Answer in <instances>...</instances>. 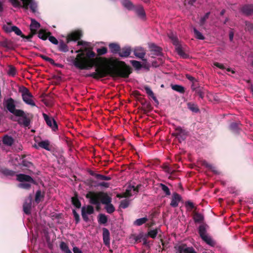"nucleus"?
Segmentation results:
<instances>
[{"label": "nucleus", "instance_id": "63", "mask_svg": "<svg viewBox=\"0 0 253 253\" xmlns=\"http://www.w3.org/2000/svg\"><path fill=\"white\" fill-rule=\"evenodd\" d=\"M30 8L31 9V10L33 12H36V8H37V4H36V3L34 1V0L33 1V2L30 4V5L29 6Z\"/></svg>", "mask_w": 253, "mask_h": 253}, {"label": "nucleus", "instance_id": "37", "mask_svg": "<svg viewBox=\"0 0 253 253\" xmlns=\"http://www.w3.org/2000/svg\"><path fill=\"white\" fill-rule=\"evenodd\" d=\"M137 15L141 18H145L146 17L145 12L143 7L140 6L136 9Z\"/></svg>", "mask_w": 253, "mask_h": 253}, {"label": "nucleus", "instance_id": "60", "mask_svg": "<svg viewBox=\"0 0 253 253\" xmlns=\"http://www.w3.org/2000/svg\"><path fill=\"white\" fill-rule=\"evenodd\" d=\"M73 213L75 219L76 224H78L80 221V215L75 210H73Z\"/></svg>", "mask_w": 253, "mask_h": 253}, {"label": "nucleus", "instance_id": "1", "mask_svg": "<svg viewBox=\"0 0 253 253\" xmlns=\"http://www.w3.org/2000/svg\"><path fill=\"white\" fill-rule=\"evenodd\" d=\"M86 53H79L73 57L74 65L80 70H88L95 67V72L86 75L98 80L109 75L112 77L127 78L132 73L131 68L123 61L112 57H101L106 54L108 49L102 46L96 49V54L92 50L85 49Z\"/></svg>", "mask_w": 253, "mask_h": 253}, {"label": "nucleus", "instance_id": "33", "mask_svg": "<svg viewBox=\"0 0 253 253\" xmlns=\"http://www.w3.org/2000/svg\"><path fill=\"white\" fill-rule=\"evenodd\" d=\"M122 5L129 10L133 9L134 5L129 0H122L121 1Z\"/></svg>", "mask_w": 253, "mask_h": 253}, {"label": "nucleus", "instance_id": "23", "mask_svg": "<svg viewBox=\"0 0 253 253\" xmlns=\"http://www.w3.org/2000/svg\"><path fill=\"white\" fill-rule=\"evenodd\" d=\"M144 88L146 91V93L153 99L155 102H156L157 104H159V101L158 99L155 96L154 93L151 89V88L147 85L144 86Z\"/></svg>", "mask_w": 253, "mask_h": 253}, {"label": "nucleus", "instance_id": "30", "mask_svg": "<svg viewBox=\"0 0 253 253\" xmlns=\"http://www.w3.org/2000/svg\"><path fill=\"white\" fill-rule=\"evenodd\" d=\"M58 50L63 52H67L69 51V48L67 43H65L63 41H60L58 43Z\"/></svg>", "mask_w": 253, "mask_h": 253}, {"label": "nucleus", "instance_id": "46", "mask_svg": "<svg viewBox=\"0 0 253 253\" xmlns=\"http://www.w3.org/2000/svg\"><path fill=\"white\" fill-rule=\"evenodd\" d=\"M130 63L136 70H139L142 67V65L139 61L136 60H131Z\"/></svg>", "mask_w": 253, "mask_h": 253}, {"label": "nucleus", "instance_id": "27", "mask_svg": "<svg viewBox=\"0 0 253 253\" xmlns=\"http://www.w3.org/2000/svg\"><path fill=\"white\" fill-rule=\"evenodd\" d=\"M193 219L195 222H201L204 220V217L202 214L194 211Z\"/></svg>", "mask_w": 253, "mask_h": 253}, {"label": "nucleus", "instance_id": "8", "mask_svg": "<svg viewBox=\"0 0 253 253\" xmlns=\"http://www.w3.org/2000/svg\"><path fill=\"white\" fill-rule=\"evenodd\" d=\"M34 0H9L15 7H23L25 9L29 8V6Z\"/></svg>", "mask_w": 253, "mask_h": 253}, {"label": "nucleus", "instance_id": "48", "mask_svg": "<svg viewBox=\"0 0 253 253\" xmlns=\"http://www.w3.org/2000/svg\"><path fill=\"white\" fill-rule=\"evenodd\" d=\"M160 187L161 188L162 190L165 192L166 196H169L170 195V192L169 188V187L166 185L161 183L160 184Z\"/></svg>", "mask_w": 253, "mask_h": 253}, {"label": "nucleus", "instance_id": "24", "mask_svg": "<svg viewBox=\"0 0 253 253\" xmlns=\"http://www.w3.org/2000/svg\"><path fill=\"white\" fill-rule=\"evenodd\" d=\"M51 34L50 32L46 33L44 30L41 29L38 32V37L40 39L45 41L47 40V38H48V36Z\"/></svg>", "mask_w": 253, "mask_h": 253}, {"label": "nucleus", "instance_id": "51", "mask_svg": "<svg viewBox=\"0 0 253 253\" xmlns=\"http://www.w3.org/2000/svg\"><path fill=\"white\" fill-rule=\"evenodd\" d=\"M11 30L12 32H14L17 35L20 36L21 37L23 35L22 32L20 30V29L15 26H13L11 27Z\"/></svg>", "mask_w": 253, "mask_h": 253}, {"label": "nucleus", "instance_id": "13", "mask_svg": "<svg viewBox=\"0 0 253 253\" xmlns=\"http://www.w3.org/2000/svg\"><path fill=\"white\" fill-rule=\"evenodd\" d=\"M182 200L181 196L176 192H174L172 194L171 197V202L170 205L173 208H176L178 206V203Z\"/></svg>", "mask_w": 253, "mask_h": 253}, {"label": "nucleus", "instance_id": "17", "mask_svg": "<svg viewBox=\"0 0 253 253\" xmlns=\"http://www.w3.org/2000/svg\"><path fill=\"white\" fill-rule=\"evenodd\" d=\"M133 52L134 54L136 57L142 59L143 61H146V59H144L145 52L143 48L141 47L135 48L134 49Z\"/></svg>", "mask_w": 253, "mask_h": 253}, {"label": "nucleus", "instance_id": "57", "mask_svg": "<svg viewBox=\"0 0 253 253\" xmlns=\"http://www.w3.org/2000/svg\"><path fill=\"white\" fill-rule=\"evenodd\" d=\"M85 212L88 214H91L94 213V210L93 207L91 205H88L85 207Z\"/></svg>", "mask_w": 253, "mask_h": 253}, {"label": "nucleus", "instance_id": "47", "mask_svg": "<svg viewBox=\"0 0 253 253\" xmlns=\"http://www.w3.org/2000/svg\"><path fill=\"white\" fill-rule=\"evenodd\" d=\"M41 26L40 24L34 19H31V23L30 24V28L38 29Z\"/></svg>", "mask_w": 253, "mask_h": 253}, {"label": "nucleus", "instance_id": "6", "mask_svg": "<svg viewBox=\"0 0 253 253\" xmlns=\"http://www.w3.org/2000/svg\"><path fill=\"white\" fill-rule=\"evenodd\" d=\"M175 131L176 132L173 133L172 135L177 138L180 142L186 139L188 134V131L183 129L181 126H178L174 127Z\"/></svg>", "mask_w": 253, "mask_h": 253}, {"label": "nucleus", "instance_id": "40", "mask_svg": "<svg viewBox=\"0 0 253 253\" xmlns=\"http://www.w3.org/2000/svg\"><path fill=\"white\" fill-rule=\"evenodd\" d=\"M148 221V218L146 217L137 219L133 222V224L136 226H141L145 223Z\"/></svg>", "mask_w": 253, "mask_h": 253}, {"label": "nucleus", "instance_id": "26", "mask_svg": "<svg viewBox=\"0 0 253 253\" xmlns=\"http://www.w3.org/2000/svg\"><path fill=\"white\" fill-rule=\"evenodd\" d=\"M187 105L188 108L192 112L195 113H197L200 112V109L196 104L190 102H188Z\"/></svg>", "mask_w": 253, "mask_h": 253}, {"label": "nucleus", "instance_id": "42", "mask_svg": "<svg viewBox=\"0 0 253 253\" xmlns=\"http://www.w3.org/2000/svg\"><path fill=\"white\" fill-rule=\"evenodd\" d=\"M229 128L234 133L239 132V124L235 122L232 123L229 126Z\"/></svg>", "mask_w": 253, "mask_h": 253}, {"label": "nucleus", "instance_id": "7", "mask_svg": "<svg viewBox=\"0 0 253 253\" xmlns=\"http://www.w3.org/2000/svg\"><path fill=\"white\" fill-rule=\"evenodd\" d=\"M22 96L23 100L27 104L30 105L32 106H35L36 104L31 99L33 97L31 93L30 92L29 89L26 87H23L22 90Z\"/></svg>", "mask_w": 253, "mask_h": 253}, {"label": "nucleus", "instance_id": "39", "mask_svg": "<svg viewBox=\"0 0 253 253\" xmlns=\"http://www.w3.org/2000/svg\"><path fill=\"white\" fill-rule=\"evenodd\" d=\"M44 194H42L40 190H38L35 195V202L37 204L39 203L44 198Z\"/></svg>", "mask_w": 253, "mask_h": 253}, {"label": "nucleus", "instance_id": "19", "mask_svg": "<svg viewBox=\"0 0 253 253\" xmlns=\"http://www.w3.org/2000/svg\"><path fill=\"white\" fill-rule=\"evenodd\" d=\"M242 12L246 15L249 16L253 14V5L252 4H246L241 8Z\"/></svg>", "mask_w": 253, "mask_h": 253}, {"label": "nucleus", "instance_id": "38", "mask_svg": "<svg viewBox=\"0 0 253 253\" xmlns=\"http://www.w3.org/2000/svg\"><path fill=\"white\" fill-rule=\"evenodd\" d=\"M108 221V218L107 216L103 213H100L98 215V222L100 224H105Z\"/></svg>", "mask_w": 253, "mask_h": 253}, {"label": "nucleus", "instance_id": "28", "mask_svg": "<svg viewBox=\"0 0 253 253\" xmlns=\"http://www.w3.org/2000/svg\"><path fill=\"white\" fill-rule=\"evenodd\" d=\"M38 146L47 151L50 150V142L47 140L39 142L38 143Z\"/></svg>", "mask_w": 253, "mask_h": 253}, {"label": "nucleus", "instance_id": "59", "mask_svg": "<svg viewBox=\"0 0 253 253\" xmlns=\"http://www.w3.org/2000/svg\"><path fill=\"white\" fill-rule=\"evenodd\" d=\"M245 30L249 32L253 31V24L246 21L245 22Z\"/></svg>", "mask_w": 253, "mask_h": 253}, {"label": "nucleus", "instance_id": "58", "mask_svg": "<svg viewBox=\"0 0 253 253\" xmlns=\"http://www.w3.org/2000/svg\"><path fill=\"white\" fill-rule=\"evenodd\" d=\"M85 207H83L82 208V216L83 217V220L87 222L89 220V218L87 216V214L85 212Z\"/></svg>", "mask_w": 253, "mask_h": 253}, {"label": "nucleus", "instance_id": "25", "mask_svg": "<svg viewBox=\"0 0 253 253\" xmlns=\"http://www.w3.org/2000/svg\"><path fill=\"white\" fill-rule=\"evenodd\" d=\"M194 95H198L200 98L203 99L205 97V95L207 92V90L204 87H201L200 88L194 91Z\"/></svg>", "mask_w": 253, "mask_h": 253}, {"label": "nucleus", "instance_id": "55", "mask_svg": "<svg viewBox=\"0 0 253 253\" xmlns=\"http://www.w3.org/2000/svg\"><path fill=\"white\" fill-rule=\"evenodd\" d=\"M21 165L23 167H26L28 168H30L33 166V164L32 162H29L25 159H24L22 160V161L21 162Z\"/></svg>", "mask_w": 253, "mask_h": 253}, {"label": "nucleus", "instance_id": "21", "mask_svg": "<svg viewBox=\"0 0 253 253\" xmlns=\"http://www.w3.org/2000/svg\"><path fill=\"white\" fill-rule=\"evenodd\" d=\"M175 50L177 53L182 58L187 59L189 58V55L184 52L181 45H177L176 46Z\"/></svg>", "mask_w": 253, "mask_h": 253}, {"label": "nucleus", "instance_id": "44", "mask_svg": "<svg viewBox=\"0 0 253 253\" xmlns=\"http://www.w3.org/2000/svg\"><path fill=\"white\" fill-rule=\"evenodd\" d=\"M19 188L26 189V190H30L31 188V183L30 182H23L20 183L18 185Z\"/></svg>", "mask_w": 253, "mask_h": 253}, {"label": "nucleus", "instance_id": "18", "mask_svg": "<svg viewBox=\"0 0 253 253\" xmlns=\"http://www.w3.org/2000/svg\"><path fill=\"white\" fill-rule=\"evenodd\" d=\"M31 199L25 200L23 205V211L25 214L29 215L31 213Z\"/></svg>", "mask_w": 253, "mask_h": 253}, {"label": "nucleus", "instance_id": "34", "mask_svg": "<svg viewBox=\"0 0 253 253\" xmlns=\"http://www.w3.org/2000/svg\"><path fill=\"white\" fill-rule=\"evenodd\" d=\"M150 48L151 49V51L154 52L155 55L157 56L161 55L162 49L160 47H159L153 43L151 45Z\"/></svg>", "mask_w": 253, "mask_h": 253}, {"label": "nucleus", "instance_id": "14", "mask_svg": "<svg viewBox=\"0 0 253 253\" xmlns=\"http://www.w3.org/2000/svg\"><path fill=\"white\" fill-rule=\"evenodd\" d=\"M131 52V48L130 46H125L123 48L121 47V50L119 51L118 55L121 57L126 58L128 57Z\"/></svg>", "mask_w": 253, "mask_h": 253}, {"label": "nucleus", "instance_id": "43", "mask_svg": "<svg viewBox=\"0 0 253 253\" xmlns=\"http://www.w3.org/2000/svg\"><path fill=\"white\" fill-rule=\"evenodd\" d=\"M159 230H160L159 228L149 230L147 233V236L155 239L158 234Z\"/></svg>", "mask_w": 253, "mask_h": 253}, {"label": "nucleus", "instance_id": "62", "mask_svg": "<svg viewBox=\"0 0 253 253\" xmlns=\"http://www.w3.org/2000/svg\"><path fill=\"white\" fill-rule=\"evenodd\" d=\"M146 105L143 107L144 108V111L145 113H146L147 111H149L152 109L151 105L150 103L147 102L145 101Z\"/></svg>", "mask_w": 253, "mask_h": 253}, {"label": "nucleus", "instance_id": "41", "mask_svg": "<svg viewBox=\"0 0 253 253\" xmlns=\"http://www.w3.org/2000/svg\"><path fill=\"white\" fill-rule=\"evenodd\" d=\"M60 248L65 253H72V252L70 250L67 244L64 242H61L60 244Z\"/></svg>", "mask_w": 253, "mask_h": 253}, {"label": "nucleus", "instance_id": "36", "mask_svg": "<svg viewBox=\"0 0 253 253\" xmlns=\"http://www.w3.org/2000/svg\"><path fill=\"white\" fill-rule=\"evenodd\" d=\"M171 88L180 93H184L185 91V88L180 85L178 84H171Z\"/></svg>", "mask_w": 253, "mask_h": 253}, {"label": "nucleus", "instance_id": "16", "mask_svg": "<svg viewBox=\"0 0 253 253\" xmlns=\"http://www.w3.org/2000/svg\"><path fill=\"white\" fill-rule=\"evenodd\" d=\"M0 45L5 48L8 49H14L15 47L14 42L10 40L5 39L0 42Z\"/></svg>", "mask_w": 253, "mask_h": 253}, {"label": "nucleus", "instance_id": "22", "mask_svg": "<svg viewBox=\"0 0 253 253\" xmlns=\"http://www.w3.org/2000/svg\"><path fill=\"white\" fill-rule=\"evenodd\" d=\"M3 143L8 146H11L14 143V139L10 136L5 135L2 139Z\"/></svg>", "mask_w": 253, "mask_h": 253}, {"label": "nucleus", "instance_id": "35", "mask_svg": "<svg viewBox=\"0 0 253 253\" xmlns=\"http://www.w3.org/2000/svg\"><path fill=\"white\" fill-rule=\"evenodd\" d=\"M71 202L73 205L76 208L80 209L81 207V203L79 200L77 195H76L75 196L72 198Z\"/></svg>", "mask_w": 253, "mask_h": 253}, {"label": "nucleus", "instance_id": "45", "mask_svg": "<svg viewBox=\"0 0 253 253\" xmlns=\"http://www.w3.org/2000/svg\"><path fill=\"white\" fill-rule=\"evenodd\" d=\"M185 205L188 211H191L194 209L196 211L197 210V208L194 206V204L190 201L186 202Z\"/></svg>", "mask_w": 253, "mask_h": 253}, {"label": "nucleus", "instance_id": "61", "mask_svg": "<svg viewBox=\"0 0 253 253\" xmlns=\"http://www.w3.org/2000/svg\"><path fill=\"white\" fill-rule=\"evenodd\" d=\"M49 41L54 44H58L59 42L58 40L53 36L49 35L48 36Z\"/></svg>", "mask_w": 253, "mask_h": 253}, {"label": "nucleus", "instance_id": "15", "mask_svg": "<svg viewBox=\"0 0 253 253\" xmlns=\"http://www.w3.org/2000/svg\"><path fill=\"white\" fill-rule=\"evenodd\" d=\"M108 47L110 51L113 54H118L121 50L120 45L117 42H111L109 43Z\"/></svg>", "mask_w": 253, "mask_h": 253}, {"label": "nucleus", "instance_id": "2", "mask_svg": "<svg viewBox=\"0 0 253 253\" xmlns=\"http://www.w3.org/2000/svg\"><path fill=\"white\" fill-rule=\"evenodd\" d=\"M85 197L89 200L91 204L99 206L101 203L105 205V209L108 213H112L115 211L114 206L111 204V197L106 192L90 191Z\"/></svg>", "mask_w": 253, "mask_h": 253}, {"label": "nucleus", "instance_id": "56", "mask_svg": "<svg viewBox=\"0 0 253 253\" xmlns=\"http://www.w3.org/2000/svg\"><path fill=\"white\" fill-rule=\"evenodd\" d=\"M201 87V86H200L198 81L196 80L195 81L192 82L191 88L192 91H194L195 90L198 89V88H200Z\"/></svg>", "mask_w": 253, "mask_h": 253}, {"label": "nucleus", "instance_id": "5", "mask_svg": "<svg viewBox=\"0 0 253 253\" xmlns=\"http://www.w3.org/2000/svg\"><path fill=\"white\" fill-rule=\"evenodd\" d=\"M22 114L21 115H15L16 117H20L18 120H14L17 121L20 125H22L25 127H28L30 125V114L26 113L22 110Z\"/></svg>", "mask_w": 253, "mask_h": 253}, {"label": "nucleus", "instance_id": "64", "mask_svg": "<svg viewBox=\"0 0 253 253\" xmlns=\"http://www.w3.org/2000/svg\"><path fill=\"white\" fill-rule=\"evenodd\" d=\"M131 190L126 189L125 192L123 194V197L125 198L129 197L131 196Z\"/></svg>", "mask_w": 253, "mask_h": 253}, {"label": "nucleus", "instance_id": "53", "mask_svg": "<svg viewBox=\"0 0 253 253\" xmlns=\"http://www.w3.org/2000/svg\"><path fill=\"white\" fill-rule=\"evenodd\" d=\"M210 13V12H208L206 13L203 17H201L200 20V24L201 26H203L205 24L206 20L209 18Z\"/></svg>", "mask_w": 253, "mask_h": 253}, {"label": "nucleus", "instance_id": "31", "mask_svg": "<svg viewBox=\"0 0 253 253\" xmlns=\"http://www.w3.org/2000/svg\"><path fill=\"white\" fill-rule=\"evenodd\" d=\"M202 165L203 166L206 167L207 168H208L210 170H211L213 173H214L215 174H218V171L216 170V167L213 166L211 164H210L208 163L207 161H203L202 162Z\"/></svg>", "mask_w": 253, "mask_h": 253}, {"label": "nucleus", "instance_id": "29", "mask_svg": "<svg viewBox=\"0 0 253 253\" xmlns=\"http://www.w3.org/2000/svg\"><path fill=\"white\" fill-rule=\"evenodd\" d=\"M90 174L99 180L108 181L111 179V177L110 176H105L102 174L95 173L93 172H91Z\"/></svg>", "mask_w": 253, "mask_h": 253}, {"label": "nucleus", "instance_id": "12", "mask_svg": "<svg viewBox=\"0 0 253 253\" xmlns=\"http://www.w3.org/2000/svg\"><path fill=\"white\" fill-rule=\"evenodd\" d=\"M82 34L81 31H75L69 34L67 37V43H69L71 41H76L81 39Z\"/></svg>", "mask_w": 253, "mask_h": 253}, {"label": "nucleus", "instance_id": "20", "mask_svg": "<svg viewBox=\"0 0 253 253\" xmlns=\"http://www.w3.org/2000/svg\"><path fill=\"white\" fill-rule=\"evenodd\" d=\"M102 230L103 242L105 245H108L110 244V232L106 228H103Z\"/></svg>", "mask_w": 253, "mask_h": 253}, {"label": "nucleus", "instance_id": "52", "mask_svg": "<svg viewBox=\"0 0 253 253\" xmlns=\"http://www.w3.org/2000/svg\"><path fill=\"white\" fill-rule=\"evenodd\" d=\"M164 170L169 174H172L173 173H176V171L171 167H169L168 165H165L163 167Z\"/></svg>", "mask_w": 253, "mask_h": 253}, {"label": "nucleus", "instance_id": "10", "mask_svg": "<svg viewBox=\"0 0 253 253\" xmlns=\"http://www.w3.org/2000/svg\"><path fill=\"white\" fill-rule=\"evenodd\" d=\"M42 116L47 125L49 126L53 131H56L58 129V126L55 120L51 117H49L47 114L44 113H42Z\"/></svg>", "mask_w": 253, "mask_h": 253}, {"label": "nucleus", "instance_id": "3", "mask_svg": "<svg viewBox=\"0 0 253 253\" xmlns=\"http://www.w3.org/2000/svg\"><path fill=\"white\" fill-rule=\"evenodd\" d=\"M5 106L7 109L12 114L15 115H21L22 114V110L16 109L15 102L13 99L9 98L5 101Z\"/></svg>", "mask_w": 253, "mask_h": 253}, {"label": "nucleus", "instance_id": "32", "mask_svg": "<svg viewBox=\"0 0 253 253\" xmlns=\"http://www.w3.org/2000/svg\"><path fill=\"white\" fill-rule=\"evenodd\" d=\"M0 172L5 176H13L15 175L16 172L8 169L4 168L0 169Z\"/></svg>", "mask_w": 253, "mask_h": 253}, {"label": "nucleus", "instance_id": "11", "mask_svg": "<svg viewBox=\"0 0 253 253\" xmlns=\"http://www.w3.org/2000/svg\"><path fill=\"white\" fill-rule=\"evenodd\" d=\"M16 175V180L21 182H30L32 184H36V182L35 180L30 175L20 173L17 174Z\"/></svg>", "mask_w": 253, "mask_h": 253}, {"label": "nucleus", "instance_id": "4", "mask_svg": "<svg viewBox=\"0 0 253 253\" xmlns=\"http://www.w3.org/2000/svg\"><path fill=\"white\" fill-rule=\"evenodd\" d=\"M198 232L200 236L207 244L211 245L213 241L211 238L207 235L206 225L202 224L199 227Z\"/></svg>", "mask_w": 253, "mask_h": 253}, {"label": "nucleus", "instance_id": "9", "mask_svg": "<svg viewBox=\"0 0 253 253\" xmlns=\"http://www.w3.org/2000/svg\"><path fill=\"white\" fill-rule=\"evenodd\" d=\"M174 249L176 253H197L193 247H188L185 244L177 245Z\"/></svg>", "mask_w": 253, "mask_h": 253}, {"label": "nucleus", "instance_id": "49", "mask_svg": "<svg viewBox=\"0 0 253 253\" xmlns=\"http://www.w3.org/2000/svg\"><path fill=\"white\" fill-rule=\"evenodd\" d=\"M39 56L42 59L46 61L49 62L51 64H52L53 65H57V64H55L54 61L52 58H49L45 55H44L43 54H40Z\"/></svg>", "mask_w": 253, "mask_h": 253}, {"label": "nucleus", "instance_id": "50", "mask_svg": "<svg viewBox=\"0 0 253 253\" xmlns=\"http://www.w3.org/2000/svg\"><path fill=\"white\" fill-rule=\"evenodd\" d=\"M193 31H194V34L195 35V37L197 39H199V40H203L205 39V37L197 29L194 28L193 29Z\"/></svg>", "mask_w": 253, "mask_h": 253}, {"label": "nucleus", "instance_id": "54", "mask_svg": "<svg viewBox=\"0 0 253 253\" xmlns=\"http://www.w3.org/2000/svg\"><path fill=\"white\" fill-rule=\"evenodd\" d=\"M129 202L128 200L125 199L121 201L120 207L124 209H126L129 206Z\"/></svg>", "mask_w": 253, "mask_h": 253}]
</instances>
